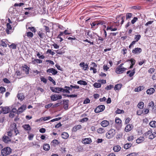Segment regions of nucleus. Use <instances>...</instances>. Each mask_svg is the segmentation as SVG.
I'll use <instances>...</instances> for the list:
<instances>
[{
  "mask_svg": "<svg viewBox=\"0 0 156 156\" xmlns=\"http://www.w3.org/2000/svg\"><path fill=\"white\" fill-rule=\"evenodd\" d=\"M144 135L145 136H148V138L150 140H152L156 136V132L153 133L151 129H150L144 133Z\"/></svg>",
  "mask_w": 156,
  "mask_h": 156,
  "instance_id": "nucleus-1",
  "label": "nucleus"
},
{
  "mask_svg": "<svg viewBox=\"0 0 156 156\" xmlns=\"http://www.w3.org/2000/svg\"><path fill=\"white\" fill-rule=\"evenodd\" d=\"M12 152V149L9 147H6L1 150V155L6 156L10 154Z\"/></svg>",
  "mask_w": 156,
  "mask_h": 156,
  "instance_id": "nucleus-2",
  "label": "nucleus"
},
{
  "mask_svg": "<svg viewBox=\"0 0 156 156\" xmlns=\"http://www.w3.org/2000/svg\"><path fill=\"white\" fill-rule=\"evenodd\" d=\"M9 130L14 131L15 136H16L19 133V131L17 129L16 124L15 123H13L10 125L9 127Z\"/></svg>",
  "mask_w": 156,
  "mask_h": 156,
  "instance_id": "nucleus-3",
  "label": "nucleus"
},
{
  "mask_svg": "<svg viewBox=\"0 0 156 156\" xmlns=\"http://www.w3.org/2000/svg\"><path fill=\"white\" fill-rule=\"evenodd\" d=\"M116 133L115 130L114 129H111L106 133V137L108 139L112 138Z\"/></svg>",
  "mask_w": 156,
  "mask_h": 156,
  "instance_id": "nucleus-4",
  "label": "nucleus"
},
{
  "mask_svg": "<svg viewBox=\"0 0 156 156\" xmlns=\"http://www.w3.org/2000/svg\"><path fill=\"white\" fill-rule=\"evenodd\" d=\"M105 109V106L104 105H101L98 106L94 109V112L96 113H98L102 112Z\"/></svg>",
  "mask_w": 156,
  "mask_h": 156,
  "instance_id": "nucleus-5",
  "label": "nucleus"
},
{
  "mask_svg": "<svg viewBox=\"0 0 156 156\" xmlns=\"http://www.w3.org/2000/svg\"><path fill=\"white\" fill-rule=\"evenodd\" d=\"M127 69L126 68L120 67L118 66L115 69V72L118 74H121L123 73Z\"/></svg>",
  "mask_w": 156,
  "mask_h": 156,
  "instance_id": "nucleus-6",
  "label": "nucleus"
},
{
  "mask_svg": "<svg viewBox=\"0 0 156 156\" xmlns=\"http://www.w3.org/2000/svg\"><path fill=\"white\" fill-rule=\"evenodd\" d=\"M0 109H1L2 113L6 114L8 113L10 111V108L9 107L6 106L5 107H1Z\"/></svg>",
  "mask_w": 156,
  "mask_h": 156,
  "instance_id": "nucleus-7",
  "label": "nucleus"
},
{
  "mask_svg": "<svg viewBox=\"0 0 156 156\" xmlns=\"http://www.w3.org/2000/svg\"><path fill=\"white\" fill-rule=\"evenodd\" d=\"M93 34L96 35L98 37V39L96 38V42L97 44H100L102 43L104 39L103 38L99 36L97 33L93 32Z\"/></svg>",
  "mask_w": 156,
  "mask_h": 156,
  "instance_id": "nucleus-8",
  "label": "nucleus"
},
{
  "mask_svg": "<svg viewBox=\"0 0 156 156\" xmlns=\"http://www.w3.org/2000/svg\"><path fill=\"white\" fill-rule=\"evenodd\" d=\"M142 51V49L140 48H136L132 51V53L135 55H138Z\"/></svg>",
  "mask_w": 156,
  "mask_h": 156,
  "instance_id": "nucleus-9",
  "label": "nucleus"
},
{
  "mask_svg": "<svg viewBox=\"0 0 156 156\" xmlns=\"http://www.w3.org/2000/svg\"><path fill=\"white\" fill-rule=\"evenodd\" d=\"M79 66L84 71L87 70L89 69L88 64L87 63H85L84 62L80 63Z\"/></svg>",
  "mask_w": 156,
  "mask_h": 156,
  "instance_id": "nucleus-10",
  "label": "nucleus"
},
{
  "mask_svg": "<svg viewBox=\"0 0 156 156\" xmlns=\"http://www.w3.org/2000/svg\"><path fill=\"white\" fill-rule=\"evenodd\" d=\"M90 65H92L93 67H90V70H93V73H97V71L95 68L97 67V65L94 62H91Z\"/></svg>",
  "mask_w": 156,
  "mask_h": 156,
  "instance_id": "nucleus-11",
  "label": "nucleus"
},
{
  "mask_svg": "<svg viewBox=\"0 0 156 156\" xmlns=\"http://www.w3.org/2000/svg\"><path fill=\"white\" fill-rule=\"evenodd\" d=\"M92 142L91 139L90 138H85L82 140V143L84 144H90Z\"/></svg>",
  "mask_w": 156,
  "mask_h": 156,
  "instance_id": "nucleus-12",
  "label": "nucleus"
},
{
  "mask_svg": "<svg viewBox=\"0 0 156 156\" xmlns=\"http://www.w3.org/2000/svg\"><path fill=\"white\" fill-rule=\"evenodd\" d=\"M26 108V106L25 105H23L20 107L17 110V114H19L23 112Z\"/></svg>",
  "mask_w": 156,
  "mask_h": 156,
  "instance_id": "nucleus-13",
  "label": "nucleus"
},
{
  "mask_svg": "<svg viewBox=\"0 0 156 156\" xmlns=\"http://www.w3.org/2000/svg\"><path fill=\"white\" fill-rule=\"evenodd\" d=\"M47 72L49 74L52 73L53 75H55L58 73V71L55 69L53 68H50L48 69Z\"/></svg>",
  "mask_w": 156,
  "mask_h": 156,
  "instance_id": "nucleus-14",
  "label": "nucleus"
},
{
  "mask_svg": "<svg viewBox=\"0 0 156 156\" xmlns=\"http://www.w3.org/2000/svg\"><path fill=\"white\" fill-rule=\"evenodd\" d=\"M16 114H17V110L16 108H13L9 114V116L10 117L13 118Z\"/></svg>",
  "mask_w": 156,
  "mask_h": 156,
  "instance_id": "nucleus-15",
  "label": "nucleus"
},
{
  "mask_svg": "<svg viewBox=\"0 0 156 156\" xmlns=\"http://www.w3.org/2000/svg\"><path fill=\"white\" fill-rule=\"evenodd\" d=\"M114 24L112 23L110 26H108L106 28V30H110L111 31H115L117 30V27H115L114 28H113V27H114Z\"/></svg>",
  "mask_w": 156,
  "mask_h": 156,
  "instance_id": "nucleus-16",
  "label": "nucleus"
},
{
  "mask_svg": "<svg viewBox=\"0 0 156 156\" xmlns=\"http://www.w3.org/2000/svg\"><path fill=\"white\" fill-rule=\"evenodd\" d=\"M6 26V32L8 34H10L12 32V27L9 23H7Z\"/></svg>",
  "mask_w": 156,
  "mask_h": 156,
  "instance_id": "nucleus-17",
  "label": "nucleus"
},
{
  "mask_svg": "<svg viewBox=\"0 0 156 156\" xmlns=\"http://www.w3.org/2000/svg\"><path fill=\"white\" fill-rule=\"evenodd\" d=\"M82 128V126L80 125H78L75 126L72 128V131L73 132H76L77 131Z\"/></svg>",
  "mask_w": 156,
  "mask_h": 156,
  "instance_id": "nucleus-18",
  "label": "nucleus"
},
{
  "mask_svg": "<svg viewBox=\"0 0 156 156\" xmlns=\"http://www.w3.org/2000/svg\"><path fill=\"white\" fill-rule=\"evenodd\" d=\"M23 70L26 74H28L29 73L30 68L26 65H24L22 66Z\"/></svg>",
  "mask_w": 156,
  "mask_h": 156,
  "instance_id": "nucleus-19",
  "label": "nucleus"
},
{
  "mask_svg": "<svg viewBox=\"0 0 156 156\" xmlns=\"http://www.w3.org/2000/svg\"><path fill=\"white\" fill-rule=\"evenodd\" d=\"M145 140V139L144 137L140 136L136 140V143L138 144H139L143 142Z\"/></svg>",
  "mask_w": 156,
  "mask_h": 156,
  "instance_id": "nucleus-20",
  "label": "nucleus"
},
{
  "mask_svg": "<svg viewBox=\"0 0 156 156\" xmlns=\"http://www.w3.org/2000/svg\"><path fill=\"white\" fill-rule=\"evenodd\" d=\"M85 34H87V35L88 36L90 39H93L95 38L94 37V34H92L90 30H87Z\"/></svg>",
  "mask_w": 156,
  "mask_h": 156,
  "instance_id": "nucleus-21",
  "label": "nucleus"
},
{
  "mask_svg": "<svg viewBox=\"0 0 156 156\" xmlns=\"http://www.w3.org/2000/svg\"><path fill=\"white\" fill-rule=\"evenodd\" d=\"M60 143V142L58 140L55 139L52 141L51 142V146H52L54 147H56L57 145L59 144Z\"/></svg>",
  "mask_w": 156,
  "mask_h": 156,
  "instance_id": "nucleus-22",
  "label": "nucleus"
},
{
  "mask_svg": "<svg viewBox=\"0 0 156 156\" xmlns=\"http://www.w3.org/2000/svg\"><path fill=\"white\" fill-rule=\"evenodd\" d=\"M109 124V122L106 120H104L102 121L101 123V125L103 127H106Z\"/></svg>",
  "mask_w": 156,
  "mask_h": 156,
  "instance_id": "nucleus-23",
  "label": "nucleus"
},
{
  "mask_svg": "<svg viewBox=\"0 0 156 156\" xmlns=\"http://www.w3.org/2000/svg\"><path fill=\"white\" fill-rule=\"evenodd\" d=\"M37 34L41 39H43L45 37V34L42 30L39 31Z\"/></svg>",
  "mask_w": 156,
  "mask_h": 156,
  "instance_id": "nucleus-24",
  "label": "nucleus"
},
{
  "mask_svg": "<svg viewBox=\"0 0 156 156\" xmlns=\"http://www.w3.org/2000/svg\"><path fill=\"white\" fill-rule=\"evenodd\" d=\"M69 106V100H66L64 101L63 107L66 110L68 109Z\"/></svg>",
  "mask_w": 156,
  "mask_h": 156,
  "instance_id": "nucleus-25",
  "label": "nucleus"
},
{
  "mask_svg": "<svg viewBox=\"0 0 156 156\" xmlns=\"http://www.w3.org/2000/svg\"><path fill=\"white\" fill-rule=\"evenodd\" d=\"M2 140L3 141L6 143H7L11 141L9 137L6 136H4L3 137Z\"/></svg>",
  "mask_w": 156,
  "mask_h": 156,
  "instance_id": "nucleus-26",
  "label": "nucleus"
},
{
  "mask_svg": "<svg viewBox=\"0 0 156 156\" xmlns=\"http://www.w3.org/2000/svg\"><path fill=\"white\" fill-rule=\"evenodd\" d=\"M154 91L155 90L154 88H150L147 90L146 93L148 94H153Z\"/></svg>",
  "mask_w": 156,
  "mask_h": 156,
  "instance_id": "nucleus-27",
  "label": "nucleus"
},
{
  "mask_svg": "<svg viewBox=\"0 0 156 156\" xmlns=\"http://www.w3.org/2000/svg\"><path fill=\"white\" fill-rule=\"evenodd\" d=\"M8 42V40L6 39L3 40L1 41V44L3 47H6L7 46V43Z\"/></svg>",
  "mask_w": 156,
  "mask_h": 156,
  "instance_id": "nucleus-28",
  "label": "nucleus"
},
{
  "mask_svg": "<svg viewBox=\"0 0 156 156\" xmlns=\"http://www.w3.org/2000/svg\"><path fill=\"white\" fill-rule=\"evenodd\" d=\"M122 86V85L121 83L117 84L114 87V90L115 91H116V90H119L121 89Z\"/></svg>",
  "mask_w": 156,
  "mask_h": 156,
  "instance_id": "nucleus-29",
  "label": "nucleus"
},
{
  "mask_svg": "<svg viewBox=\"0 0 156 156\" xmlns=\"http://www.w3.org/2000/svg\"><path fill=\"white\" fill-rule=\"evenodd\" d=\"M121 149V147L119 145H117L113 147V150L115 152H117L119 151Z\"/></svg>",
  "mask_w": 156,
  "mask_h": 156,
  "instance_id": "nucleus-30",
  "label": "nucleus"
},
{
  "mask_svg": "<svg viewBox=\"0 0 156 156\" xmlns=\"http://www.w3.org/2000/svg\"><path fill=\"white\" fill-rule=\"evenodd\" d=\"M8 45L10 49H15L16 48L17 44L13 43L10 45H9V44H8Z\"/></svg>",
  "mask_w": 156,
  "mask_h": 156,
  "instance_id": "nucleus-31",
  "label": "nucleus"
},
{
  "mask_svg": "<svg viewBox=\"0 0 156 156\" xmlns=\"http://www.w3.org/2000/svg\"><path fill=\"white\" fill-rule=\"evenodd\" d=\"M61 136L62 138L66 139L69 137V135L68 133L66 132H64L62 134Z\"/></svg>",
  "mask_w": 156,
  "mask_h": 156,
  "instance_id": "nucleus-32",
  "label": "nucleus"
},
{
  "mask_svg": "<svg viewBox=\"0 0 156 156\" xmlns=\"http://www.w3.org/2000/svg\"><path fill=\"white\" fill-rule=\"evenodd\" d=\"M44 150L46 151H48L50 149V146L49 144H45L43 146Z\"/></svg>",
  "mask_w": 156,
  "mask_h": 156,
  "instance_id": "nucleus-33",
  "label": "nucleus"
},
{
  "mask_svg": "<svg viewBox=\"0 0 156 156\" xmlns=\"http://www.w3.org/2000/svg\"><path fill=\"white\" fill-rule=\"evenodd\" d=\"M23 128L26 130L30 131L31 130V127L29 124H25L22 126Z\"/></svg>",
  "mask_w": 156,
  "mask_h": 156,
  "instance_id": "nucleus-34",
  "label": "nucleus"
},
{
  "mask_svg": "<svg viewBox=\"0 0 156 156\" xmlns=\"http://www.w3.org/2000/svg\"><path fill=\"white\" fill-rule=\"evenodd\" d=\"M42 61L41 60L36 59H34L31 61V63L33 64H35L36 63H42Z\"/></svg>",
  "mask_w": 156,
  "mask_h": 156,
  "instance_id": "nucleus-35",
  "label": "nucleus"
},
{
  "mask_svg": "<svg viewBox=\"0 0 156 156\" xmlns=\"http://www.w3.org/2000/svg\"><path fill=\"white\" fill-rule=\"evenodd\" d=\"M132 129V125L130 124H128L126 127L125 130L126 132H128L130 131Z\"/></svg>",
  "mask_w": 156,
  "mask_h": 156,
  "instance_id": "nucleus-36",
  "label": "nucleus"
},
{
  "mask_svg": "<svg viewBox=\"0 0 156 156\" xmlns=\"http://www.w3.org/2000/svg\"><path fill=\"white\" fill-rule=\"evenodd\" d=\"M17 97H18V99L19 100H21V101L23 100L25 98L24 95L23 94L21 93L18 94L17 95Z\"/></svg>",
  "mask_w": 156,
  "mask_h": 156,
  "instance_id": "nucleus-37",
  "label": "nucleus"
},
{
  "mask_svg": "<svg viewBox=\"0 0 156 156\" xmlns=\"http://www.w3.org/2000/svg\"><path fill=\"white\" fill-rule=\"evenodd\" d=\"M97 131L98 133L101 134L104 133L105 132V130L103 128H99Z\"/></svg>",
  "mask_w": 156,
  "mask_h": 156,
  "instance_id": "nucleus-38",
  "label": "nucleus"
},
{
  "mask_svg": "<svg viewBox=\"0 0 156 156\" xmlns=\"http://www.w3.org/2000/svg\"><path fill=\"white\" fill-rule=\"evenodd\" d=\"M132 145V144L127 143L124 145L123 147L126 149H128L130 148Z\"/></svg>",
  "mask_w": 156,
  "mask_h": 156,
  "instance_id": "nucleus-39",
  "label": "nucleus"
},
{
  "mask_svg": "<svg viewBox=\"0 0 156 156\" xmlns=\"http://www.w3.org/2000/svg\"><path fill=\"white\" fill-rule=\"evenodd\" d=\"M150 126L152 128L156 127V122L155 121H152L149 123Z\"/></svg>",
  "mask_w": 156,
  "mask_h": 156,
  "instance_id": "nucleus-40",
  "label": "nucleus"
},
{
  "mask_svg": "<svg viewBox=\"0 0 156 156\" xmlns=\"http://www.w3.org/2000/svg\"><path fill=\"white\" fill-rule=\"evenodd\" d=\"M144 105V103L143 101H141L139 103L137 106L139 108L142 109L143 108Z\"/></svg>",
  "mask_w": 156,
  "mask_h": 156,
  "instance_id": "nucleus-41",
  "label": "nucleus"
},
{
  "mask_svg": "<svg viewBox=\"0 0 156 156\" xmlns=\"http://www.w3.org/2000/svg\"><path fill=\"white\" fill-rule=\"evenodd\" d=\"M108 42H110L115 41V37H114L110 35L108 36Z\"/></svg>",
  "mask_w": 156,
  "mask_h": 156,
  "instance_id": "nucleus-42",
  "label": "nucleus"
},
{
  "mask_svg": "<svg viewBox=\"0 0 156 156\" xmlns=\"http://www.w3.org/2000/svg\"><path fill=\"white\" fill-rule=\"evenodd\" d=\"M77 83L78 84L83 85H86L87 84V83L86 81L82 80L78 81Z\"/></svg>",
  "mask_w": 156,
  "mask_h": 156,
  "instance_id": "nucleus-43",
  "label": "nucleus"
},
{
  "mask_svg": "<svg viewBox=\"0 0 156 156\" xmlns=\"http://www.w3.org/2000/svg\"><path fill=\"white\" fill-rule=\"evenodd\" d=\"M144 87L143 86H139L135 89V91L136 92H139L140 91L144 89Z\"/></svg>",
  "mask_w": 156,
  "mask_h": 156,
  "instance_id": "nucleus-44",
  "label": "nucleus"
},
{
  "mask_svg": "<svg viewBox=\"0 0 156 156\" xmlns=\"http://www.w3.org/2000/svg\"><path fill=\"white\" fill-rule=\"evenodd\" d=\"M133 14L130 13H127L126 15V19L128 20L130 19L133 16Z\"/></svg>",
  "mask_w": 156,
  "mask_h": 156,
  "instance_id": "nucleus-45",
  "label": "nucleus"
},
{
  "mask_svg": "<svg viewBox=\"0 0 156 156\" xmlns=\"http://www.w3.org/2000/svg\"><path fill=\"white\" fill-rule=\"evenodd\" d=\"M63 95L70 98H74L77 97V94H63Z\"/></svg>",
  "mask_w": 156,
  "mask_h": 156,
  "instance_id": "nucleus-46",
  "label": "nucleus"
},
{
  "mask_svg": "<svg viewBox=\"0 0 156 156\" xmlns=\"http://www.w3.org/2000/svg\"><path fill=\"white\" fill-rule=\"evenodd\" d=\"M93 86L95 88H99L101 87V84L100 83H95L94 84Z\"/></svg>",
  "mask_w": 156,
  "mask_h": 156,
  "instance_id": "nucleus-47",
  "label": "nucleus"
},
{
  "mask_svg": "<svg viewBox=\"0 0 156 156\" xmlns=\"http://www.w3.org/2000/svg\"><path fill=\"white\" fill-rule=\"evenodd\" d=\"M115 112L116 114H120L121 113H124V111L123 110H121L119 108H118Z\"/></svg>",
  "mask_w": 156,
  "mask_h": 156,
  "instance_id": "nucleus-48",
  "label": "nucleus"
},
{
  "mask_svg": "<svg viewBox=\"0 0 156 156\" xmlns=\"http://www.w3.org/2000/svg\"><path fill=\"white\" fill-rule=\"evenodd\" d=\"M55 93H59V92H62V88L61 87H57L55 88Z\"/></svg>",
  "mask_w": 156,
  "mask_h": 156,
  "instance_id": "nucleus-49",
  "label": "nucleus"
},
{
  "mask_svg": "<svg viewBox=\"0 0 156 156\" xmlns=\"http://www.w3.org/2000/svg\"><path fill=\"white\" fill-rule=\"evenodd\" d=\"M115 122L116 123L120 125L121 123V119L117 117H116L115 119Z\"/></svg>",
  "mask_w": 156,
  "mask_h": 156,
  "instance_id": "nucleus-50",
  "label": "nucleus"
},
{
  "mask_svg": "<svg viewBox=\"0 0 156 156\" xmlns=\"http://www.w3.org/2000/svg\"><path fill=\"white\" fill-rule=\"evenodd\" d=\"M131 8L135 10H139L141 9V7L139 5H135L132 6Z\"/></svg>",
  "mask_w": 156,
  "mask_h": 156,
  "instance_id": "nucleus-51",
  "label": "nucleus"
},
{
  "mask_svg": "<svg viewBox=\"0 0 156 156\" xmlns=\"http://www.w3.org/2000/svg\"><path fill=\"white\" fill-rule=\"evenodd\" d=\"M129 61H130L131 62V64L134 65L135 64L136 61L134 58H131L130 59H128L126 61V62H127Z\"/></svg>",
  "mask_w": 156,
  "mask_h": 156,
  "instance_id": "nucleus-52",
  "label": "nucleus"
},
{
  "mask_svg": "<svg viewBox=\"0 0 156 156\" xmlns=\"http://www.w3.org/2000/svg\"><path fill=\"white\" fill-rule=\"evenodd\" d=\"M140 37L141 36L140 35L137 34L135 35L134 39L136 42H137L140 39Z\"/></svg>",
  "mask_w": 156,
  "mask_h": 156,
  "instance_id": "nucleus-53",
  "label": "nucleus"
},
{
  "mask_svg": "<svg viewBox=\"0 0 156 156\" xmlns=\"http://www.w3.org/2000/svg\"><path fill=\"white\" fill-rule=\"evenodd\" d=\"M88 120V118L87 117L84 118L79 120V122H87Z\"/></svg>",
  "mask_w": 156,
  "mask_h": 156,
  "instance_id": "nucleus-54",
  "label": "nucleus"
},
{
  "mask_svg": "<svg viewBox=\"0 0 156 156\" xmlns=\"http://www.w3.org/2000/svg\"><path fill=\"white\" fill-rule=\"evenodd\" d=\"M27 36L28 37H32L33 36V34L31 32H28L27 33Z\"/></svg>",
  "mask_w": 156,
  "mask_h": 156,
  "instance_id": "nucleus-55",
  "label": "nucleus"
},
{
  "mask_svg": "<svg viewBox=\"0 0 156 156\" xmlns=\"http://www.w3.org/2000/svg\"><path fill=\"white\" fill-rule=\"evenodd\" d=\"M48 79L50 81L52 82L54 85H55L56 84L55 81L50 76H48Z\"/></svg>",
  "mask_w": 156,
  "mask_h": 156,
  "instance_id": "nucleus-56",
  "label": "nucleus"
},
{
  "mask_svg": "<svg viewBox=\"0 0 156 156\" xmlns=\"http://www.w3.org/2000/svg\"><path fill=\"white\" fill-rule=\"evenodd\" d=\"M134 139V137L133 136L131 135L129 136L127 138V140L128 141H130L133 140Z\"/></svg>",
  "mask_w": 156,
  "mask_h": 156,
  "instance_id": "nucleus-57",
  "label": "nucleus"
},
{
  "mask_svg": "<svg viewBox=\"0 0 156 156\" xmlns=\"http://www.w3.org/2000/svg\"><path fill=\"white\" fill-rule=\"evenodd\" d=\"M56 94H54L52 95L51 96V100L53 101H55L56 100Z\"/></svg>",
  "mask_w": 156,
  "mask_h": 156,
  "instance_id": "nucleus-58",
  "label": "nucleus"
},
{
  "mask_svg": "<svg viewBox=\"0 0 156 156\" xmlns=\"http://www.w3.org/2000/svg\"><path fill=\"white\" fill-rule=\"evenodd\" d=\"M113 87H114L113 85H110L106 87L105 88V89L107 90H110Z\"/></svg>",
  "mask_w": 156,
  "mask_h": 156,
  "instance_id": "nucleus-59",
  "label": "nucleus"
},
{
  "mask_svg": "<svg viewBox=\"0 0 156 156\" xmlns=\"http://www.w3.org/2000/svg\"><path fill=\"white\" fill-rule=\"evenodd\" d=\"M47 53H49L52 55H53L55 54V53L54 51H52L50 49H48V50L47 51Z\"/></svg>",
  "mask_w": 156,
  "mask_h": 156,
  "instance_id": "nucleus-60",
  "label": "nucleus"
},
{
  "mask_svg": "<svg viewBox=\"0 0 156 156\" xmlns=\"http://www.w3.org/2000/svg\"><path fill=\"white\" fill-rule=\"evenodd\" d=\"M62 92L64 93H66L68 94L70 93V91L68 90V88H65V89H64L62 88Z\"/></svg>",
  "mask_w": 156,
  "mask_h": 156,
  "instance_id": "nucleus-61",
  "label": "nucleus"
},
{
  "mask_svg": "<svg viewBox=\"0 0 156 156\" xmlns=\"http://www.w3.org/2000/svg\"><path fill=\"white\" fill-rule=\"evenodd\" d=\"M155 71V69L154 68H151L150 69L148 70V72L149 73H153Z\"/></svg>",
  "mask_w": 156,
  "mask_h": 156,
  "instance_id": "nucleus-62",
  "label": "nucleus"
},
{
  "mask_svg": "<svg viewBox=\"0 0 156 156\" xmlns=\"http://www.w3.org/2000/svg\"><path fill=\"white\" fill-rule=\"evenodd\" d=\"M137 20L138 18L137 17H134L133 19L131 20V23L133 24H134Z\"/></svg>",
  "mask_w": 156,
  "mask_h": 156,
  "instance_id": "nucleus-63",
  "label": "nucleus"
},
{
  "mask_svg": "<svg viewBox=\"0 0 156 156\" xmlns=\"http://www.w3.org/2000/svg\"><path fill=\"white\" fill-rule=\"evenodd\" d=\"M137 154L135 152L126 155V156H136Z\"/></svg>",
  "mask_w": 156,
  "mask_h": 156,
  "instance_id": "nucleus-64",
  "label": "nucleus"
}]
</instances>
